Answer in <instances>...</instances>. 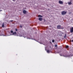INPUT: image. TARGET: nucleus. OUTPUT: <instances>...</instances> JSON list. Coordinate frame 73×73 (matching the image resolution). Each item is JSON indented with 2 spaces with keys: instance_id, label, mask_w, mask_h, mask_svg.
I'll use <instances>...</instances> for the list:
<instances>
[{
  "instance_id": "nucleus-1",
  "label": "nucleus",
  "mask_w": 73,
  "mask_h": 73,
  "mask_svg": "<svg viewBox=\"0 0 73 73\" xmlns=\"http://www.w3.org/2000/svg\"><path fill=\"white\" fill-rule=\"evenodd\" d=\"M64 28V27H61V25H58L57 26V29H62Z\"/></svg>"
},
{
  "instance_id": "nucleus-2",
  "label": "nucleus",
  "mask_w": 73,
  "mask_h": 73,
  "mask_svg": "<svg viewBox=\"0 0 73 73\" xmlns=\"http://www.w3.org/2000/svg\"><path fill=\"white\" fill-rule=\"evenodd\" d=\"M66 12L65 11H62L61 12V14L62 15H66Z\"/></svg>"
},
{
  "instance_id": "nucleus-3",
  "label": "nucleus",
  "mask_w": 73,
  "mask_h": 73,
  "mask_svg": "<svg viewBox=\"0 0 73 73\" xmlns=\"http://www.w3.org/2000/svg\"><path fill=\"white\" fill-rule=\"evenodd\" d=\"M70 33H72L73 32V27L70 28Z\"/></svg>"
},
{
  "instance_id": "nucleus-4",
  "label": "nucleus",
  "mask_w": 73,
  "mask_h": 73,
  "mask_svg": "<svg viewBox=\"0 0 73 73\" xmlns=\"http://www.w3.org/2000/svg\"><path fill=\"white\" fill-rule=\"evenodd\" d=\"M58 3L59 4H63V2L61 1H58Z\"/></svg>"
},
{
  "instance_id": "nucleus-5",
  "label": "nucleus",
  "mask_w": 73,
  "mask_h": 73,
  "mask_svg": "<svg viewBox=\"0 0 73 73\" xmlns=\"http://www.w3.org/2000/svg\"><path fill=\"white\" fill-rule=\"evenodd\" d=\"M71 2H72V1H70V2H68V4L69 5H70L71 4H72V3Z\"/></svg>"
},
{
  "instance_id": "nucleus-6",
  "label": "nucleus",
  "mask_w": 73,
  "mask_h": 73,
  "mask_svg": "<svg viewBox=\"0 0 73 73\" xmlns=\"http://www.w3.org/2000/svg\"><path fill=\"white\" fill-rule=\"evenodd\" d=\"M38 20L39 21H42V18H38Z\"/></svg>"
},
{
  "instance_id": "nucleus-7",
  "label": "nucleus",
  "mask_w": 73,
  "mask_h": 73,
  "mask_svg": "<svg viewBox=\"0 0 73 73\" xmlns=\"http://www.w3.org/2000/svg\"><path fill=\"white\" fill-rule=\"evenodd\" d=\"M23 13H24V14H25L26 13H27V12L26 11H25V10H23Z\"/></svg>"
},
{
  "instance_id": "nucleus-8",
  "label": "nucleus",
  "mask_w": 73,
  "mask_h": 73,
  "mask_svg": "<svg viewBox=\"0 0 73 73\" xmlns=\"http://www.w3.org/2000/svg\"><path fill=\"white\" fill-rule=\"evenodd\" d=\"M16 35V32H15L13 33V35Z\"/></svg>"
},
{
  "instance_id": "nucleus-9",
  "label": "nucleus",
  "mask_w": 73,
  "mask_h": 73,
  "mask_svg": "<svg viewBox=\"0 0 73 73\" xmlns=\"http://www.w3.org/2000/svg\"><path fill=\"white\" fill-rule=\"evenodd\" d=\"M2 27H4V23H3V24H2Z\"/></svg>"
},
{
  "instance_id": "nucleus-10",
  "label": "nucleus",
  "mask_w": 73,
  "mask_h": 73,
  "mask_svg": "<svg viewBox=\"0 0 73 73\" xmlns=\"http://www.w3.org/2000/svg\"><path fill=\"white\" fill-rule=\"evenodd\" d=\"M66 35L65 34V35L64 36V38H66Z\"/></svg>"
},
{
  "instance_id": "nucleus-11",
  "label": "nucleus",
  "mask_w": 73,
  "mask_h": 73,
  "mask_svg": "<svg viewBox=\"0 0 73 73\" xmlns=\"http://www.w3.org/2000/svg\"><path fill=\"white\" fill-rule=\"evenodd\" d=\"M64 57H69V56H68L66 55H63V56Z\"/></svg>"
},
{
  "instance_id": "nucleus-12",
  "label": "nucleus",
  "mask_w": 73,
  "mask_h": 73,
  "mask_svg": "<svg viewBox=\"0 0 73 73\" xmlns=\"http://www.w3.org/2000/svg\"><path fill=\"white\" fill-rule=\"evenodd\" d=\"M47 52L49 53V52H50V51H49V50H47Z\"/></svg>"
},
{
  "instance_id": "nucleus-13",
  "label": "nucleus",
  "mask_w": 73,
  "mask_h": 73,
  "mask_svg": "<svg viewBox=\"0 0 73 73\" xmlns=\"http://www.w3.org/2000/svg\"><path fill=\"white\" fill-rule=\"evenodd\" d=\"M65 48H69V46H66Z\"/></svg>"
},
{
  "instance_id": "nucleus-14",
  "label": "nucleus",
  "mask_w": 73,
  "mask_h": 73,
  "mask_svg": "<svg viewBox=\"0 0 73 73\" xmlns=\"http://www.w3.org/2000/svg\"><path fill=\"white\" fill-rule=\"evenodd\" d=\"M38 17H42V16L40 15H38Z\"/></svg>"
},
{
  "instance_id": "nucleus-15",
  "label": "nucleus",
  "mask_w": 73,
  "mask_h": 73,
  "mask_svg": "<svg viewBox=\"0 0 73 73\" xmlns=\"http://www.w3.org/2000/svg\"><path fill=\"white\" fill-rule=\"evenodd\" d=\"M11 33H13V31H11Z\"/></svg>"
},
{
  "instance_id": "nucleus-16",
  "label": "nucleus",
  "mask_w": 73,
  "mask_h": 73,
  "mask_svg": "<svg viewBox=\"0 0 73 73\" xmlns=\"http://www.w3.org/2000/svg\"><path fill=\"white\" fill-rule=\"evenodd\" d=\"M52 42H54V40H52Z\"/></svg>"
},
{
  "instance_id": "nucleus-17",
  "label": "nucleus",
  "mask_w": 73,
  "mask_h": 73,
  "mask_svg": "<svg viewBox=\"0 0 73 73\" xmlns=\"http://www.w3.org/2000/svg\"><path fill=\"white\" fill-rule=\"evenodd\" d=\"M54 46H55V47H57V45H56V44L55 45H54Z\"/></svg>"
},
{
  "instance_id": "nucleus-18",
  "label": "nucleus",
  "mask_w": 73,
  "mask_h": 73,
  "mask_svg": "<svg viewBox=\"0 0 73 73\" xmlns=\"http://www.w3.org/2000/svg\"><path fill=\"white\" fill-rule=\"evenodd\" d=\"M18 31V30H17V29H15V31H16L17 32V31Z\"/></svg>"
},
{
  "instance_id": "nucleus-19",
  "label": "nucleus",
  "mask_w": 73,
  "mask_h": 73,
  "mask_svg": "<svg viewBox=\"0 0 73 73\" xmlns=\"http://www.w3.org/2000/svg\"><path fill=\"white\" fill-rule=\"evenodd\" d=\"M20 27L21 28H22V27H23V26H22V25H20Z\"/></svg>"
},
{
  "instance_id": "nucleus-20",
  "label": "nucleus",
  "mask_w": 73,
  "mask_h": 73,
  "mask_svg": "<svg viewBox=\"0 0 73 73\" xmlns=\"http://www.w3.org/2000/svg\"><path fill=\"white\" fill-rule=\"evenodd\" d=\"M20 36L21 37H22V36H23V35H20Z\"/></svg>"
},
{
  "instance_id": "nucleus-21",
  "label": "nucleus",
  "mask_w": 73,
  "mask_h": 73,
  "mask_svg": "<svg viewBox=\"0 0 73 73\" xmlns=\"http://www.w3.org/2000/svg\"><path fill=\"white\" fill-rule=\"evenodd\" d=\"M11 22H13V20H11L10 21Z\"/></svg>"
},
{
  "instance_id": "nucleus-22",
  "label": "nucleus",
  "mask_w": 73,
  "mask_h": 73,
  "mask_svg": "<svg viewBox=\"0 0 73 73\" xmlns=\"http://www.w3.org/2000/svg\"><path fill=\"white\" fill-rule=\"evenodd\" d=\"M71 41H72V42H73V40H71Z\"/></svg>"
},
{
  "instance_id": "nucleus-23",
  "label": "nucleus",
  "mask_w": 73,
  "mask_h": 73,
  "mask_svg": "<svg viewBox=\"0 0 73 73\" xmlns=\"http://www.w3.org/2000/svg\"><path fill=\"white\" fill-rule=\"evenodd\" d=\"M13 0V1H14V0Z\"/></svg>"
}]
</instances>
